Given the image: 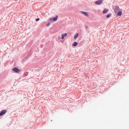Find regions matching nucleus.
I'll list each match as a JSON object with an SVG mask.
<instances>
[{
	"instance_id": "6",
	"label": "nucleus",
	"mask_w": 129,
	"mask_h": 129,
	"mask_svg": "<svg viewBox=\"0 0 129 129\" xmlns=\"http://www.w3.org/2000/svg\"><path fill=\"white\" fill-rule=\"evenodd\" d=\"M67 33H65L64 35H62L61 36V39H63L64 37H66L67 36Z\"/></svg>"
},
{
	"instance_id": "7",
	"label": "nucleus",
	"mask_w": 129,
	"mask_h": 129,
	"mask_svg": "<svg viewBox=\"0 0 129 129\" xmlns=\"http://www.w3.org/2000/svg\"><path fill=\"white\" fill-rule=\"evenodd\" d=\"M82 13L86 16H88L87 13L86 12L82 11Z\"/></svg>"
},
{
	"instance_id": "4",
	"label": "nucleus",
	"mask_w": 129,
	"mask_h": 129,
	"mask_svg": "<svg viewBox=\"0 0 129 129\" xmlns=\"http://www.w3.org/2000/svg\"><path fill=\"white\" fill-rule=\"evenodd\" d=\"M58 16H56L55 18H50V21H56L57 20L58 18Z\"/></svg>"
},
{
	"instance_id": "13",
	"label": "nucleus",
	"mask_w": 129,
	"mask_h": 129,
	"mask_svg": "<svg viewBox=\"0 0 129 129\" xmlns=\"http://www.w3.org/2000/svg\"><path fill=\"white\" fill-rule=\"evenodd\" d=\"M39 18H37L36 19V21H38L39 20Z\"/></svg>"
},
{
	"instance_id": "5",
	"label": "nucleus",
	"mask_w": 129,
	"mask_h": 129,
	"mask_svg": "<svg viewBox=\"0 0 129 129\" xmlns=\"http://www.w3.org/2000/svg\"><path fill=\"white\" fill-rule=\"evenodd\" d=\"M7 111L5 110H3L0 113V116H2L4 115L6 112Z\"/></svg>"
},
{
	"instance_id": "2",
	"label": "nucleus",
	"mask_w": 129,
	"mask_h": 129,
	"mask_svg": "<svg viewBox=\"0 0 129 129\" xmlns=\"http://www.w3.org/2000/svg\"><path fill=\"white\" fill-rule=\"evenodd\" d=\"M12 70L13 71L17 73H19L21 71L20 70L17 68H14Z\"/></svg>"
},
{
	"instance_id": "9",
	"label": "nucleus",
	"mask_w": 129,
	"mask_h": 129,
	"mask_svg": "<svg viewBox=\"0 0 129 129\" xmlns=\"http://www.w3.org/2000/svg\"><path fill=\"white\" fill-rule=\"evenodd\" d=\"M79 35V34L77 33L76 35H75L74 36V38L75 39H76L78 37Z\"/></svg>"
},
{
	"instance_id": "14",
	"label": "nucleus",
	"mask_w": 129,
	"mask_h": 129,
	"mask_svg": "<svg viewBox=\"0 0 129 129\" xmlns=\"http://www.w3.org/2000/svg\"><path fill=\"white\" fill-rule=\"evenodd\" d=\"M50 24V23L49 22L48 23V24H47L46 25L47 26H48Z\"/></svg>"
},
{
	"instance_id": "11",
	"label": "nucleus",
	"mask_w": 129,
	"mask_h": 129,
	"mask_svg": "<svg viewBox=\"0 0 129 129\" xmlns=\"http://www.w3.org/2000/svg\"><path fill=\"white\" fill-rule=\"evenodd\" d=\"M111 16V14H108L107 16L106 17L107 18H109Z\"/></svg>"
},
{
	"instance_id": "8",
	"label": "nucleus",
	"mask_w": 129,
	"mask_h": 129,
	"mask_svg": "<svg viewBox=\"0 0 129 129\" xmlns=\"http://www.w3.org/2000/svg\"><path fill=\"white\" fill-rule=\"evenodd\" d=\"M108 11V10L107 9H104V10L103 11V13L104 14L106 13H107V12Z\"/></svg>"
},
{
	"instance_id": "1",
	"label": "nucleus",
	"mask_w": 129,
	"mask_h": 129,
	"mask_svg": "<svg viewBox=\"0 0 129 129\" xmlns=\"http://www.w3.org/2000/svg\"><path fill=\"white\" fill-rule=\"evenodd\" d=\"M121 11V9H120L118 6H115L114 9V12L115 14H117V15L118 16L121 15L122 12Z\"/></svg>"
},
{
	"instance_id": "10",
	"label": "nucleus",
	"mask_w": 129,
	"mask_h": 129,
	"mask_svg": "<svg viewBox=\"0 0 129 129\" xmlns=\"http://www.w3.org/2000/svg\"><path fill=\"white\" fill-rule=\"evenodd\" d=\"M77 44V43L76 42H74L73 44L72 45L73 46H76Z\"/></svg>"
},
{
	"instance_id": "12",
	"label": "nucleus",
	"mask_w": 129,
	"mask_h": 129,
	"mask_svg": "<svg viewBox=\"0 0 129 129\" xmlns=\"http://www.w3.org/2000/svg\"><path fill=\"white\" fill-rule=\"evenodd\" d=\"M52 21H50V18L49 19V20L48 21V23H50V24H51V22Z\"/></svg>"
},
{
	"instance_id": "3",
	"label": "nucleus",
	"mask_w": 129,
	"mask_h": 129,
	"mask_svg": "<svg viewBox=\"0 0 129 129\" xmlns=\"http://www.w3.org/2000/svg\"><path fill=\"white\" fill-rule=\"evenodd\" d=\"M103 0H99L98 1H96L95 3L98 5H100L101 4Z\"/></svg>"
}]
</instances>
